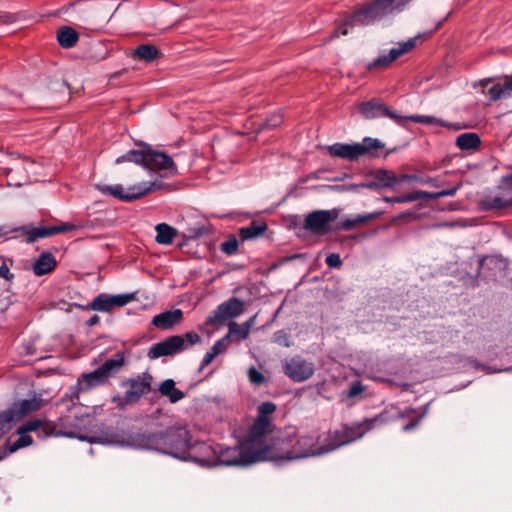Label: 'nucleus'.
Segmentation results:
<instances>
[{
	"label": "nucleus",
	"mask_w": 512,
	"mask_h": 512,
	"mask_svg": "<svg viewBox=\"0 0 512 512\" xmlns=\"http://www.w3.org/2000/svg\"><path fill=\"white\" fill-rule=\"evenodd\" d=\"M383 422L384 419L381 415L366 418L362 422L346 426L342 430L329 431L323 440L316 432L298 434L295 427H286L276 435V450L271 461L281 464L323 455L360 439L377 424H383Z\"/></svg>",
	"instance_id": "nucleus-1"
},
{
	"label": "nucleus",
	"mask_w": 512,
	"mask_h": 512,
	"mask_svg": "<svg viewBox=\"0 0 512 512\" xmlns=\"http://www.w3.org/2000/svg\"><path fill=\"white\" fill-rule=\"evenodd\" d=\"M192 440L191 432L184 426H170L156 432H129L108 441L110 444L155 451L182 460L187 443Z\"/></svg>",
	"instance_id": "nucleus-2"
},
{
	"label": "nucleus",
	"mask_w": 512,
	"mask_h": 512,
	"mask_svg": "<svg viewBox=\"0 0 512 512\" xmlns=\"http://www.w3.org/2000/svg\"><path fill=\"white\" fill-rule=\"evenodd\" d=\"M411 0H375L374 2L361 6L351 16H349L344 25L335 31L333 37L339 34L347 35V26H367L377 20L382 19L385 15L395 11L401 12Z\"/></svg>",
	"instance_id": "nucleus-3"
},
{
	"label": "nucleus",
	"mask_w": 512,
	"mask_h": 512,
	"mask_svg": "<svg viewBox=\"0 0 512 512\" xmlns=\"http://www.w3.org/2000/svg\"><path fill=\"white\" fill-rule=\"evenodd\" d=\"M139 147V149H131L119 156L115 163L133 162L152 171L170 170L176 172L175 163L168 154L157 151L146 143H140Z\"/></svg>",
	"instance_id": "nucleus-4"
},
{
	"label": "nucleus",
	"mask_w": 512,
	"mask_h": 512,
	"mask_svg": "<svg viewBox=\"0 0 512 512\" xmlns=\"http://www.w3.org/2000/svg\"><path fill=\"white\" fill-rule=\"evenodd\" d=\"M271 418L256 417L254 423L247 432L245 442L254 453L260 454L261 461H271L276 448V436L271 444H266L265 437L274 431Z\"/></svg>",
	"instance_id": "nucleus-5"
},
{
	"label": "nucleus",
	"mask_w": 512,
	"mask_h": 512,
	"mask_svg": "<svg viewBox=\"0 0 512 512\" xmlns=\"http://www.w3.org/2000/svg\"><path fill=\"white\" fill-rule=\"evenodd\" d=\"M383 148L384 144L380 140L365 137L362 142L353 144L334 143L327 147V151L332 157L354 162L362 156L379 157Z\"/></svg>",
	"instance_id": "nucleus-6"
},
{
	"label": "nucleus",
	"mask_w": 512,
	"mask_h": 512,
	"mask_svg": "<svg viewBox=\"0 0 512 512\" xmlns=\"http://www.w3.org/2000/svg\"><path fill=\"white\" fill-rule=\"evenodd\" d=\"M215 451V466L246 467L262 462L260 454L254 453L245 441L233 447L216 444Z\"/></svg>",
	"instance_id": "nucleus-7"
},
{
	"label": "nucleus",
	"mask_w": 512,
	"mask_h": 512,
	"mask_svg": "<svg viewBox=\"0 0 512 512\" xmlns=\"http://www.w3.org/2000/svg\"><path fill=\"white\" fill-rule=\"evenodd\" d=\"M200 340V335L194 331L186 332L183 335H173L153 344L148 349L147 357L150 360H155L163 356H174L191 348Z\"/></svg>",
	"instance_id": "nucleus-8"
},
{
	"label": "nucleus",
	"mask_w": 512,
	"mask_h": 512,
	"mask_svg": "<svg viewBox=\"0 0 512 512\" xmlns=\"http://www.w3.org/2000/svg\"><path fill=\"white\" fill-rule=\"evenodd\" d=\"M76 225L72 223H61L59 225L39 226L24 225L20 227H10L0 225V238L15 232L18 235L15 238L25 237L27 243H34L39 239L48 238L56 234L70 232L76 229Z\"/></svg>",
	"instance_id": "nucleus-9"
},
{
	"label": "nucleus",
	"mask_w": 512,
	"mask_h": 512,
	"mask_svg": "<svg viewBox=\"0 0 512 512\" xmlns=\"http://www.w3.org/2000/svg\"><path fill=\"white\" fill-rule=\"evenodd\" d=\"M153 376L149 372H143L135 377L121 382V387H128L122 396H114L112 402L118 409H124L137 403L142 396L152 391Z\"/></svg>",
	"instance_id": "nucleus-10"
},
{
	"label": "nucleus",
	"mask_w": 512,
	"mask_h": 512,
	"mask_svg": "<svg viewBox=\"0 0 512 512\" xmlns=\"http://www.w3.org/2000/svg\"><path fill=\"white\" fill-rule=\"evenodd\" d=\"M21 429L22 433H29V432H36L38 437L40 438H47L51 436L59 437H69V438H78L81 441H88L90 443L99 442V443H105L100 438H88L86 436H77L75 433L72 432H62L61 430L57 429V425L55 422L50 421L46 418L40 419L35 418L28 420L25 424L19 427Z\"/></svg>",
	"instance_id": "nucleus-11"
},
{
	"label": "nucleus",
	"mask_w": 512,
	"mask_h": 512,
	"mask_svg": "<svg viewBox=\"0 0 512 512\" xmlns=\"http://www.w3.org/2000/svg\"><path fill=\"white\" fill-rule=\"evenodd\" d=\"M216 445L192 437L187 443L183 461H191L202 467H215Z\"/></svg>",
	"instance_id": "nucleus-12"
},
{
	"label": "nucleus",
	"mask_w": 512,
	"mask_h": 512,
	"mask_svg": "<svg viewBox=\"0 0 512 512\" xmlns=\"http://www.w3.org/2000/svg\"><path fill=\"white\" fill-rule=\"evenodd\" d=\"M243 311L244 302L237 297H232L229 300L218 305L217 308L213 311V314L206 319L205 324H221L228 319L238 317L243 313Z\"/></svg>",
	"instance_id": "nucleus-13"
},
{
	"label": "nucleus",
	"mask_w": 512,
	"mask_h": 512,
	"mask_svg": "<svg viewBox=\"0 0 512 512\" xmlns=\"http://www.w3.org/2000/svg\"><path fill=\"white\" fill-rule=\"evenodd\" d=\"M419 36L408 39L405 42L398 43L397 47H393L387 54H382L366 66L367 70L385 69L389 67L400 56L410 52L415 46Z\"/></svg>",
	"instance_id": "nucleus-14"
},
{
	"label": "nucleus",
	"mask_w": 512,
	"mask_h": 512,
	"mask_svg": "<svg viewBox=\"0 0 512 512\" xmlns=\"http://www.w3.org/2000/svg\"><path fill=\"white\" fill-rule=\"evenodd\" d=\"M283 370L285 375L294 382H303L314 374L315 365L301 356H294L285 361Z\"/></svg>",
	"instance_id": "nucleus-15"
},
{
	"label": "nucleus",
	"mask_w": 512,
	"mask_h": 512,
	"mask_svg": "<svg viewBox=\"0 0 512 512\" xmlns=\"http://www.w3.org/2000/svg\"><path fill=\"white\" fill-rule=\"evenodd\" d=\"M337 214L330 210H316L306 215L304 228L316 235H325L330 231L331 223Z\"/></svg>",
	"instance_id": "nucleus-16"
},
{
	"label": "nucleus",
	"mask_w": 512,
	"mask_h": 512,
	"mask_svg": "<svg viewBox=\"0 0 512 512\" xmlns=\"http://www.w3.org/2000/svg\"><path fill=\"white\" fill-rule=\"evenodd\" d=\"M134 299L133 294L109 295L100 293L88 305V308L103 313H109L116 307H123Z\"/></svg>",
	"instance_id": "nucleus-17"
},
{
	"label": "nucleus",
	"mask_w": 512,
	"mask_h": 512,
	"mask_svg": "<svg viewBox=\"0 0 512 512\" xmlns=\"http://www.w3.org/2000/svg\"><path fill=\"white\" fill-rule=\"evenodd\" d=\"M109 378L105 375L100 367L91 372L82 373L77 380L78 392H87L96 387L103 386L109 382Z\"/></svg>",
	"instance_id": "nucleus-18"
},
{
	"label": "nucleus",
	"mask_w": 512,
	"mask_h": 512,
	"mask_svg": "<svg viewBox=\"0 0 512 512\" xmlns=\"http://www.w3.org/2000/svg\"><path fill=\"white\" fill-rule=\"evenodd\" d=\"M490 101H498L512 96V74L506 75L501 81L494 83L487 91Z\"/></svg>",
	"instance_id": "nucleus-19"
},
{
	"label": "nucleus",
	"mask_w": 512,
	"mask_h": 512,
	"mask_svg": "<svg viewBox=\"0 0 512 512\" xmlns=\"http://www.w3.org/2000/svg\"><path fill=\"white\" fill-rule=\"evenodd\" d=\"M125 365L126 353L124 351H117L112 358L105 360L99 367L111 379L120 373Z\"/></svg>",
	"instance_id": "nucleus-20"
},
{
	"label": "nucleus",
	"mask_w": 512,
	"mask_h": 512,
	"mask_svg": "<svg viewBox=\"0 0 512 512\" xmlns=\"http://www.w3.org/2000/svg\"><path fill=\"white\" fill-rule=\"evenodd\" d=\"M182 316L183 313L180 309L162 312L153 317L152 324L157 328L168 330L179 323Z\"/></svg>",
	"instance_id": "nucleus-21"
},
{
	"label": "nucleus",
	"mask_w": 512,
	"mask_h": 512,
	"mask_svg": "<svg viewBox=\"0 0 512 512\" xmlns=\"http://www.w3.org/2000/svg\"><path fill=\"white\" fill-rule=\"evenodd\" d=\"M57 266L54 255L50 252H43L35 259L32 270L36 276H43L51 273Z\"/></svg>",
	"instance_id": "nucleus-22"
},
{
	"label": "nucleus",
	"mask_w": 512,
	"mask_h": 512,
	"mask_svg": "<svg viewBox=\"0 0 512 512\" xmlns=\"http://www.w3.org/2000/svg\"><path fill=\"white\" fill-rule=\"evenodd\" d=\"M406 119H408L411 122L424 124V125H436L440 127H445L449 130L458 131L463 128V126L460 123L457 122H448L443 119L430 116V115H410L407 116Z\"/></svg>",
	"instance_id": "nucleus-23"
},
{
	"label": "nucleus",
	"mask_w": 512,
	"mask_h": 512,
	"mask_svg": "<svg viewBox=\"0 0 512 512\" xmlns=\"http://www.w3.org/2000/svg\"><path fill=\"white\" fill-rule=\"evenodd\" d=\"M17 433L19 437L16 441L8 442L4 447L0 448V460H3L9 454L14 453L21 448L28 447L33 443L32 437L27 433H22L20 428H18Z\"/></svg>",
	"instance_id": "nucleus-24"
},
{
	"label": "nucleus",
	"mask_w": 512,
	"mask_h": 512,
	"mask_svg": "<svg viewBox=\"0 0 512 512\" xmlns=\"http://www.w3.org/2000/svg\"><path fill=\"white\" fill-rule=\"evenodd\" d=\"M507 263L499 256H486L479 262V274H484L485 270H491V276L496 277L506 268Z\"/></svg>",
	"instance_id": "nucleus-25"
},
{
	"label": "nucleus",
	"mask_w": 512,
	"mask_h": 512,
	"mask_svg": "<svg viewBox=\"0 0 512 512\" xmlns=\"http://www.w3.org/2000/svg\"><path fill=\"white\" fill-rule=\"evenodd\" d=\"M158 391L161 396L167 397L170 403H177L185 397L183 391L176 387V383L173 379H166L160 383Z\"/></svg>",
	"instance_id": "nucleus-26"
},
{
	"label": "nucleus",
	"mask_w": 512,
	"mask_h": 512,
	"mask_svg": "<svg viewBox=\"0 0 512 512\" xmlns=\"http://www.w3.org/2000/svg\"><path fill=\"white\" fill-rule=\"evenodd\" d=\"M255 322V316L251 317L249 320L242 324H238L236 322H230L228 325L229 332L227 335L233 337L237 341L245 340L250 335V330L253 327Z\"/></svg>",
	"instance_id": "nucleus-27"
},
{
	"label": "nucleus",
	"mask_w": 512,
	"mask_h": 512,
	"mask_svg": "<svg viewBox=\"0 0 512 512\" xmlns=\"http://www.w3.org/2000/svg\"><path fill=\"white\" fill-rule=\"evenodd\" d=\"M267 230V224L261 220H253L248 226L239 229L240 238L245 240L256 239Z\"/></svg>",
	"instance_id": "nucleus-28"
},
{
	"label": "nucleus",
	"mask_w": 512,
	"mask_h": 512,
	"mask_svg": "<svg viewBox=\"0 0 512 512\" xmlns=\"http://www.w3.org/2000/svg\"><path fill=\"white\" fill-rule=\"evenodd\" d=\"M79 40L77 31L69 26H62L57 31V41L62 48L74 47Z\"/></svg>",
	"instance_id": "nucleus-29"
},
{
	"label": "nucleus",
	"mask_w": 512,
	"mask_h": 512,
	"mask_svg": "<svg viewBox=\"0 0 512 512\" xmlns=\"http://www.w3.org/2000/svg\"><path fill=\"white\" fill-rule=\"evenodd\" d=\"M359 110L362 115L367 119H375L384 116L386 105L376 100L361 103Z\"/></svg>",
	"instance_id": "nucleus-30"
},
{
	"label": "nucleus",
	"mask_w": 512,
	"mask_h": 512,
	"mask_svg": "<svg viewBox=\"0 0 512 512\" xmlns=\"http://www.w3.org/2000/svg\"><path fill=\"white\" fill-rule=\"evenodd\" d=\"M382 212L376 211L372 213H365V214H359L354 218H347L343 220L340 224V229L344 231H350L356 228L357 226L366 223L368 221H371L373 219L378 218Z\"/></svg>",
	"instance_id": "nucleus-31"
},
{
	"label": "nucleus",
	"mask_w": 512,
	"mask_h": 512,
	"mask_svg": "<svg viewBox=\"0 0 512 512\" xmlns=\"http://www.w3.org/2000/svg\"><path fill=\"white\" fill-rule=\"evenodd\" d=\"M156 237L155 241L161 245H169L173 242L174 238L177 236V230L166 224L159 223L155 226Z\"/></svg>",
	"instance_id": "nucleus-32"
},
{
	"label": "nucleus",
	"mask_w": 512,
	"mask_h": 512,
	"mask_svg": "<svg viewBox=\"0 0 512 512\" xmlns=\"http://www.w3.org/2000/svg\"><path fill=\"white\" fill-rule=\"evenodd\" d=\"M132 55L147 63H151L161 56V52L155 45L141 44L136 47Z\"/></svg>",
	"instance_id": "nucleus-33"
},
{
	"label": "nucleus",
	"mask_w": 512,
	"mask_h": 512,
	"mask_svg": "<svg viewBox=\"0 0 512 512\" xmlns=\"http://www.w3.org/2000/svg\"><path fill=\"white\" fill-rule=\"evenodd\" d=\"M481 144L480 137L478 134L473 132H467L459 135L456 139V145L461 150H474L477 149Z\"/></svg>",
	"instance_id": "nucleus-34"
},
{
	"label": "nucleus",
	"mask_w": 512,
	"mask_h": 512,
	"mask_svg": "<svg viewBox=\"0 0 512 512\" xmlns=\"http://www.w3.org/2000/svg\"><path fill=\"white\" fill-rule=\"evenodd\" d=\"M45 404V401L40 396H34L30 399H24L18 404L17 413L20 416H25L28 413L40 410Z\"/></svg>",
	"instance_id": "nucleus-35"
},
{
	"label": "nucleus",
	"mask_w": 512,
	"mask_h": 512,
	"mask_svg": "<svg viewBox=\"0 0 512 512\" xmlns=\"http://www.w3.org/2000/svg\"><path fill=\"white\" fill-rule=\"evenodd\" d=\"M96 187L101 193H103L105 195H110V196H113L114 198L119 199L121 201H126L125 197H127V192H125V189L120 184H117V185H100V184H98Z\"/></svg>",
	"instance_id": "nucleus-36"
},
{
	"label": "nucleus",
	"mask_w": 512,
	"mask_h": 512,
	"mask_svg": "<svg viewBox=\"0 0 512 512\" xmlns=\"http://www.w3.org/2000/svg\"><path fill=\"white\" fill-rule=\"evenodd\" d=\"M375 179L378 180L377 183L381 186V188H390L393 187L397 183V178L394 172L379 169L375 172Z\"/></svg>",
	"instance_id": "nucleus-37"
},
{
	"label": "nucleus",
	"mask_w": 512,
	"mask_h": 512,
	"mask_svg": "<svg viewBox=\"0 0 512 512\" xmlns=\"http://www.w3.org/2000/svg\"><path fill=\"white\" fill-rule=\"evenodd\" d=\"M460 187H461V183L455 187L437 191V192H427V191L419 190L420 199H438V198L447 197V196H454Z\"/></svg>",
	"instance_id": "nucleus-38"
},
{
	"label": "nucleus",
	"mask_w": 512,
	"mask_h": 512,
	"mask_svg": "<svg viewBox=\"0 0 512 512\" xmlns=\"http://www.w3.org/2000/svg\"><path fill=\"white\" fill-rule=\"evenodd\" d=\"M125 192H127L126 202H130L147 194L146 182H141L139 184H135L129 186Z\"/></svg>",
	"instance_id": "nucleus-39"
},
{
	"label": "nucleus",
	"mask_w": 512,
	"mask_h": 512,
	"mask_svg": "<svg viewBox=\"0 0 512 512\" xmlns=\"http://www.w3.org/2000/svg\"><path fill=\"white\" fill-rule=\"evenodd\" d=\"M383 200L388 203H407L420 200V192L419 190L413 191L411 193L402 195V196H394V197H383Z\"/></svg>",
	"instance_id": "nucleus-40"
},
{
	"label": "nucleus",
	"mask_w": 512,
	"mask_h": 512,
	"mask_svg": "<svg viewBox=\"0 0 512 512\" xmlns=\"http://www.w3.org/2000/svg\"><path fill=\"white\" fill-rule=\"evenodd\" d=\"M239 242L235 235H229L228 238L221 244L220 249L228 256L236 254Z\"/></svg>",
	"instance_id": "nucleus-41"
},
{
	"label": "nucleus",
	"mask_w": 512,
	"mask_h": 512,
	"mask_svg": "<svg viewBox=\"0 0 512 512\" xmlns=\"http://www.w3.org/2000/svg\"><path fill=\"white\" fill-rule=\"evenodd\" d=\"M276 411V405L273 402L267 401L263 402L258 407V418H271L272 415Z\"/></svg>",
	"instance_id": "nucleus-42"
},
{
	"label": "nucleus",
	"mask_w": 512,
	"mask_h": 512,
	"mask_svg": "<svg viewBox=\"0 0 512 512\" xmlns=\"http://www.w3.org/2000/svg\"><path fill=\"white\" fill-rule=\"evenodd\" d=\"M272 341L284 347H289L291 345L290 335L285 330L276 331L272 336Z\"/></svg>",
	"instance_id": "nucleus-43"
},
{
	"label": "nucleus",
	"mask_w": 512,
	"mask_h": 512,
	"mask_svg": "<svg viewBox=\"0 0 512 512\" xmlns=\"http://www.w3.org/2000/svg\"><path fill=\"white\" fill-rule=\"evenodd\" d=\"M510 203L511 202L509 200H506L500 196H495V197L489 199L486 202V205H487V208H489V209L500 210V209H503V208L507 207L508 205H510Z\"/></svg>",
	"instance_id": "nucleus-44"
},
{
	"label": "nucleus",
	"mask_w": 512,
	"mask_h": 512,
	"mask_svg": "<svg viewBox=\"0 0 512 512\" xmlns=\"http://www.w3.org/2000/svg\"><path fill=\"white\" fill-rule=\"evenodd\" d=\"M364 391L365 387L362 385L361 381L356 380L351 383L349 390L346 392V397L355 398L362 394Z\"/></svg>",
	"instance_id": "nucleus-45"
},
{
	"label": "nucleus",
	"mask_w": 512,
	"mask_h": 512,
	"mask_svg": "<svg viewBox=\"0 0 512 512\" xmlns=\"http://www.w3.org/2000/svg\"><path fill=\"white\" fill-rule=\"evenodd\" d=\"M248 378L249 381L253 384L260 385L264 383L265 377L264 375L258 371L255 367H251L248 370Z\"/></svg>",
	"instance_id": "nucleus-46"
},
{
	"label": "nucleus",
	"mask_w": 512,
	"mask_h": 512,
	"mask_svg": "<svg viewBox=\"0 0 512 512\" xmlns=\"http://www.w3.org/2000/svg\"><path fill=\"white\" fill-rule=\"evenodd\" d=\"M283 122V116L281 113H274L267 117L265 126L267 128H276Z\"/></svg>",
	"instance_id": "nucleus-47"
},
{
	"label": "nucleus",
	"mask_w": 512,
	"mask_h": 512,
	"mask_svg": "<svg viewBox=\"0 0 512 512\" xmlns=\"http://www.w3.org/2000/svg\"><path fill=\"white\" fill-rule=\"evenodd\" d=\"M219 355V353L216 351V349H213L211 347V349L204 355L202 361H201V365L199 367V371H202L207 365H209L214 359L215 357H217Z\"/></svg>",
	"instance_id": "nucleus-48"
},
{
	"label": "nucleus",
	"mask_w": 512,
	"mask_h": 512,
	"mask_svg": "<svg viewBox=\"0 0 512 512\" xmlns=\"http://www.w3.org/2000/svg\"><path fill=\"white\" fill-rule=\"evenodd\" d=\"M326 265L329 268H340L342 265V260L340 258V255L337 253H331L326 257Z\"/></svg>",
	"instance_id": "nucleus-49"
},
{
	"label": "nucleus",
	"mask_w": 512,
	"mask_h": 512,
	"mask_svg": "<svg viewBox=\"0 0 512 512\" xmlns=\"http://www.w3.org/2000/svg\"><path fill=\"white\" fill-rule=\"evenodd\" d=\"M384 116L393 120L396 124L401 125L404 121H406L407 116H401L396 111L391 110L386 106V111H384Z\"/></svg>",
	"instance_id": "nucleus-50"
},
{
	"label": "nucleus",
	"mask_w": 512,
	"mask_h": 512,
	"mask_svg": "<svg viewBox=\"0 0 512 512\" xmlns=\"http://www.w3.org/2000/svg\"><path fill=\"white\" fill-rule=\"evenodd\" d=\"M147 193L151 191L162 190L168 187V184L164 183L162 180H155L153 182H146Z\"/></svg>",
	"instance_id": "nucleus-51"
},
{
	"label": "nucleus",
	"mask_w": 512,
	"mask_h": 512,
	"mask_svg": "<svg viewBox=\"0 0 512 512\" xmlns=\"http://www.w3.org/2000/svg\"><path fill=\"white\" fill-rule=\"evenodd\" d=\"M229 339V335L224 336L223 338L219 339L214 343L212 346L213 349H216V351L221 354L224 353L227 350V344L226 341Z\"/></svg>",
	"instance_id": "nucleus-52"
},
{
	"label": "nucleus",
	"mask_w": 512,
	"mask_h": 512,
	"mask_svg": "<svg viewBox=\"0 0 512 512\" xmlns=\"http://www.w3.org/2000/svg\"><path fill=\"white\" fill-rule=\"evenodd\" d=\"M377 182H378V180L375 179V176H374L372 180L357 184L356 187L368 188V189H373V190L382 189L381 186L379 185V183H377Z\"/></svg>",
	"instance_id": "nucleus-53"
},
{
	"label": "nucleus",
	"mask_w": 512,
	"mask_h": 512,
	"mask_svg": "<svg viewBox=\"0 0 512 512\" xmlns=\"http://www.w3.org/2000/svg\"><path fill=\"white\" fill-rule=\"evenodd\" d=\"M473 363H474V366H475L476 368H479V369H482V370H486V371H488L489 373H496V372H501V371H503L502 369H491V368H490V367H488V366H485V365L480 364V363H479V362H477L476 360H474V361H473ZM509 370H511V368L505 369L504 371H509Z\"/></svg>",
	"instance_id": "nucleus-54"
},
{
	"label": "nucleus",
	"mask_w": 512,
	"mask_h": 512,
	"mask_svg": "<svg viewBox=\"0 0 512 512\" xmlns=\"http://www.w3.org/2000/svg\"><path fill=\"white\" fill-rule=\"evenodd\" d=\"M0 277L5 279L12 278V274H10V270L6 264H2L0 266Z\"/></svg>",
	"instance_id": "nucleus-55"
},
{
	"label": "nucleus",
	"mask_w": 512,
	"mask_h": 512,
	"mask_svg": "<svg viewBox=\"0 0 512 512\" xmlns=\"http://www.w3.org/2000/svg\"><path fill=\"white\" fill-rule=\"evenodd\" d=\"M100 322V317L98 315H92L88 320H87V325L92 327V326H95L97 325L98 323Z\"/></svg>",
	"instance_id": "nucleus-56"
},
{
	"label": "nucleus",
	"mask_w": 512,
	"mask_h": 512,
	"mask_svg": "<svg viewBox=\"0 0 512 512\" xmlns=\"http://www.w3.org/2000/svg\"><path fill=\"white\" fill-rule=\"evenodd\" d=\"M419 421H420V420H416V421H411V422H409L408 424H406V425L403 427V430H404V431H410V430L414 429V428L419 424Z\"/></svg>",
	"instance_id": "nucleus-57"
},
{
	"label": "nucleus",
	"mask_w": 512,
	"mask_h": 512,
	"mask_svg": "<svg viewBox=\"0 0 512 512\" xmlns=\"http://www.w3.org/2000/svg\"><path fill=\"white\" fill-rule=\"evenodd\" d=\"M450 15V13L447 14V16H445L442 20L438 21L437 24L435 25L434 29L430 32V34L436 30H438L442 24L444 23V21L447 20L448 16Z\"/></svg>",
	"instance_id": "nucleus-58"
},
{
	"label": "nucleus",
	"mask_w": 512,
	"mask_h": 512,
	"mask_svg": "<svg viewBox=\"0 0 512 512\" xmlns=\"http://www.w3.org/2000/svg\"><path fill=\"white\" fill-rule=\"evenodd\" d=\"M425 183L429 184L431 186H437L438 185L436 179H433V178H429V179L425 180Z\"/></svg>",
	"instance_id": "nucleus-59"
},
{
	"label": "nucleus",
	"mask_w": 512,
	"mask_h": 512,
	"mask_svg": "<svg viewBox=\"0 0 512 512\" xmlns=\"http://www.w3.org/2000/svg\"><path fill=\"white\" fill-rule=\"evenodd\" d=\"M126 71V69H122L120 71H117L115 73H113L110 77V79H114V78H117L118 76H120L122 73H124Z\"/></svg>",
	"instance_id": "nucleus-60"
},
{
	"label": "nucleus",
	"mask_w": 512,
	"mask_h": 512,
	"mask_svg": "<svg viewBox=\"0 0 512 512\" xmlns=\"http://www.w3.org/2000/svg\"><path fill=\"white\" fill-rule=\"evenodd\" d=\"M10 172V168H0V175H8Z\"/></svg>",
	"instance_id": "nucleus-61"
},
{
	"label": "nucleus",
	"mask_w": 512,
	"mask_h": 512,
	"mask_svg": "<svg viewBox=\"0 0 512 512\" xmlns=\"http://www.w3.org/2000/svg\"><path fill=\"white\" fill-rule=\"evenodd\" d=\"M490 82H491V79L487 78V79L481 80L480 83H481V86L487 87Z\"/></svg>",
	"instance_id": "nucleus-62"
},
{
	"label": "nucleus",
	"mask_w": 512,
	"mask_h": 512,
	"mask_svg": "<svg viewBox=\"0 0 512 512\" xmlns=\"http://www.w3.org/2000/svg\"><path fill=\"white\" fill-rule=\"evenodd\" d=\"M26 353H27V354H33V352H32V351H30V350H28V349L26 350Z\"/></svg>",
	"instance_id": "nucleus-63"
},
{
	"label": "nucleus",
	"mask_w": 512,
	"mask_h": 512,
	"mask_svg": "<svg viewBox=\"0 0 512 512\" xmlns=\"http://www.w3.org/2000/svg\"><path fill=\"white\" fill-rule=\"evenodd\" d=\"M15 186L20 187L21 183H16Z\"/></svg>",
	"instance_id": "nucleus-64"
}]
</instances>
